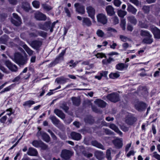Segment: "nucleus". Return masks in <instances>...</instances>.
<instances>
[{
  "label": "nucleus",
  "mask_w": 160,
  "mask_h": 160,
  "mask_svg": "<svg viewBox=\"0 0 160 160\" xmlns=\"http://www.w3.org/2000/svg\"><path fill=\"white\" fill-rule=\"evenodd\" d=\"M12 60L20 66L26 64L27 61V59L24 58L23 56L19 53H16L15 54L14 58Z\"/></svg>",
  "instance_id": "nucleus-1"
},
{
  "label": "nucleus",
  "mask_w": 160,
  "mask_h": 160,
  "mask_svg": "<svg viewBox=\"0 0 160 160\" xmlns=\"http://www.w3.org/2000/svg\"><path fill=\"white\" fill-rule=\"evenodd\" d=\"M66 50V48L63 50L59 55L56 58L55 60L49 64V66L51 67L58 63L60 60H64L63 56L65 53Z\"/></svg>",
  "instance_id": "nucleus-2"
},
{
  "label": "nucleus",
  "mask_w": 160,
  "mask_h": 160,
  "mask_svg": "<svg viewBox=\"0 0 160 160\" xmlns=\"http://www.w3.org/2000/svg\"><path fill=\"white\" fill-rule=\"evenodd\" d=\"M107 98L111 101L116 102L119 101V95L117 93L114 92L108 94Z\"/></svg>",
  "instance_id": "nucleus-3"
},
{
  "label": "nucleus",
  "mask_w": 160,
  "mask_h": 160,
  "mask_svg": "<svg viewBox=\"0 0 160 160\" xmlns=\"http://www.w3.org/2000/svg\"><path fill=\"white\" fill-rule=\"evenodd\" d=\"M97 21L98 23L105 25L106 24L108 21L107 16L104 14L100 13L97 16Z\"/></svg>",
  "instance_id": "nucleus-4"
},
{
  "label": "nucleus",
  "mask_w": 160,
  "mask_h": 160,
  "mask_svg": "<svg viewBox=\"0 0 160 160\" xmlns=\"http://www.w3.org/2000/svg\"><path fill=\"white\" fill-rule=\"evenodd\" d=\"M71 156V152L70 151L66 149L62 150L61 154V158L65 160L69 159Z\"/></svg>",
  "instance_id": "nucleus-5"
},
{
  "label": "nucleus",
  "mask_w": 160,
  "mask_h": 160,
  "mask_svg": "<svg viewBox=\"0 0 160 160\" xmlns=\"http://www.w3.org/2000/svg\"><path fill=\"white\" fill-rule=\"evenodd\" d=\"M37 136L39 137L41 136L42 139L45 142H48L50 141V137L46 133L43 132H38L37 133Z\"/></svg>",
  "instance_id": "nucleus-6"
},
{
  "label": "nucleus",
  "mask_w": 160,
  "mask_h": 160,
  "mask_svg": "<svg viewBox=\"0 0 160 160\" xmlns=\"http://www.w3.org/2000/svg\"><path fill=\"white\" fill-rule=\"evenodd\" d=\"M5 64L12 71L16 72L17 71V67L15 65L12 64L9 61L6 60L5 62Z\"/></svg>",
  "instance_id": "nucleus-7"
},
{
  "label": "nucleus",
  "mask_w": 160,
  "mask_h": 160,
  "mask_svg": "<svg viewBox=\"0 0 160 160\" xmlns=\"http://www.w3.org/2000/svg\"><path fill=\"white\" fill-rule=\"evenodd\" d=\"M74 6L77 12L81 14H83L85 13V8L83 5L79 3H76L74 4Z\"/></svg>",
  "instance_id": "nucleus-8"
},
{
  "label": "nucleus",
  "mask_w": 160,
  "mask_h": 160,
  "mask_svg": "<svg viewBox=\"0 0 160 160\" xmlns=\"http://www.w3.org/2000/svg\"><path fill=\"white\" fill-rule=\"evenodd\" d=\"M86 10L88 16L93 20L94 19V15L95 13L94 8L92 6H89L87 7Z\"/></svg>",
  "instance_id": "nucleus-9"
},
{
  "label": "nucleus",
  "mask_w": 160,
  "mask_h": 160,
  "mask_svg": "<svg viewBox=\"0 0 160 160\" xmlns=\"http://www.w3.org/2000/svg\"><path fill=\"white\" fill-rule=\"evenodd\" d=\"M136 109L139 111H141L144 110L146 107V104L142 102H138L134 104Z\"/></svg>",
  "instance_id": "nucleus-10"
},
{
  "label": "nucleus",
  "mask_w": 160,
  "mask_h": 160,
  "mask_svg": "<svg viewBox=\"0 0 160 160\" xmlns=\"http://www.w3.org/2000/svg\"><path fill=\"white\" fill-rule=\"evenodd\" d=\"M112 142L115 146L118 148H121L123 146L122 139V138H116Z\"/></svg>",
  "instance_id": "nucleus-11"
},
{
  "label": "nucleus",
  "mask_w": 160,
  "mask_h": 160,
  "mask_svg": "<svg viewBox=\"0 0 160 160\" xmlns=\"http://www.w3.org/2000/svg\"><path fill=\"white\" fill-rule=\"evenodd\" d=\"M13 16L14 19L17 20V22H15V20L13 19H11V22L12 23L16 26H19L21 23V20L20 17L16 14L13 13Z\"/></svg>",
  "instance_id": "nucleus-12"
},
{
  "label": "nucleus",
  "mask_w": 160,
  "mask_h": 160,
  "mask_svg": "<svg viewBox=\"0 0 160 160\" xmlns=\"http://www.w3.org/2000/svg\"><path fill=\"white\" fill-rule=\"evenodd\" d=\"M29 44L34 49L38 50L41 46L42 43L41 42L39 41L34 40Z\"/></svg>",
  "instance_id": "nucleus-13"
},
{
  "label": "nucleus",
  "mask_w": 160,
  "mask_h": 160,
  "mask_svg": "<svg viewBox=\"0 0 160 160\" xmlns=\"http://www.w3.org/2000/svg\"><path fill=\"white\" fill-rule=\"evenodd\" d=\"M151 30L153 33L155 38H160V30L156 27H154L151 28Z\"/></svg>",
  "instance_id": "nucleus-14"
},
{
  "label": "nucleus",
  "mask_w": 160,
  "mask_h": 160,
  "mask_svg": "<svg viewBox=\"0 0 160 160\" xmlns=\"http://www.w3.org/2000/svg\"><path fill=\"white\" fill-rule=\"evenodd\" d=\"M94 103L99 107L103 108L106 105L107 103L102 100L99 99H96L94 101Z\"/></svg>",
  "instance_id": "nucleus-15"
},
{
  "label": "nucleus",
  "mask_w": 160,
  "mask_h": 160,
  "mask_svg": "<svg viewBox=\"0 0 160 160\" xmlns=\"http://www.w3.org/2000/svg\"><path fill=\"white\" fill-rule=\"evenodd\" d=\"M82 24L83 27H89L92 25V23L89 18L84 17L82 18Z\"/></svg>",
  "instance_id": "nucleus-16"
},
{
  "label": "nucleus",
  "mask_w": 160,
  "mask_h": 160,
  "mask_svg": "<svg viewBox=\"0 0 160 160\" xmlns=\"http://www.w3.org/2000/svg\"><path fill=\"white\" fill-rule=\"evenodd\" d=\"M54 112L56 115L62 119L64 120L65 118L66 115L62 110L58 109H55L54 110Z\"/></svg>",
  "instance_id": "nucleus-17"
},
{
  "label": "nucleus",
  "mask_w": 160,
  "mask_h": 160,
  "mask_svg": "<svg viewBox=\"0 0 160 160\" xmlns=\"http://www.w3.org/2000/svg\"><path fill=\"white\" fill-rule=\"evenodd\" d=\"M107 14L110 16L114 15L115 14L114 8L111 5L106 6L105 8Z\"/></svg>",
  "instance_id": "nucleus-18"
},
{
  "label": "nucleus",
  "mask_w": 160,
  "mask_h": 160,
  "mask_svg": "<svg viewBox=\"0 0 160 160\" xmlns=\"http://www.w3.org/2000/svg\"><path fill=\"white\" fill-rule=\"evenodd\" d=\"M127 11L132 14L135 15L137 12V9L129 3L127 4Z\"/></svg>",
  "instance_id": "nucleus-19"
},
{
  "label": "nucleus",
  "mask_w": 160,
  "mask_h": 160,
  "mask_svg": "<svg viewBox=\"0 0 160 160\" xmlns=\"http://www.w3.org/2000/svg\"><path fill=\"white\" fill-rule=\"evenodd\" d=\"M49 119L51 120L52 123L56 127H58L61 124L60 121L55 116L50 115Z\"/></svg>",
  "instance_id": "nucleus-20"
},
{
  "label": "nucleus",
  "mask_w": 160,
  "mask_h": 160,
  "mask_svg": "<svg viewBox=\"0 0 160 160\" xmlns=\"http://www.w3.org/2000/svg\"><path fill=\"white\" fill-rule=\"evenodd\" d=\"M35 17L39 20H45L46 19L45 15L39 12H37L35 13Z\"/></svg>",
  "instance_id": "nucleus-21"
},
{
  "label": "nucleus",
  "mask_w": 160,
  "mask_h": 160,
  "mask_svg": "<svg viewBox=\"0 0 160 160\" xmlns=\"http://www.w3.org/2000/svg\"><path fill=\"white\" fill-rule=\"evenodd\" d=\"M70 135L72 138L75 140H79L82 138L80 134L75 132H72Z\"/></svg>",
  "instance_id": "nucleus-22"
},
{
  "label": "nucleus",
  "mask_w": 160,
  "mask_h": 160,
  "mask_svg": "<svg viewBox=\"0 0 160 160\" xmlns=\"http://www.w3.org/2000/svg\"><path fill=\"white\" fill-rule=\"evenodd\" d=\"M27 154L30 156H37L38 154V152L36 149L30 147L29 148Z\"/></svg>",
  "instance_id": "nucleus-23"
},
{
  "label": "nucleus",
  "mask_w": 160,
  "mask_h": 160,
  "mask_svg": "<svg viewBox=\"0 0 160 160\" xmlns=\"http://www.w3.org/2000/svg\"><path fill=\"white\" fill-rule=\"evenodd\" d=\"M69 80L68 78H66L63 76H62L56 78L55 82L58 84H63Z\"/></svg>",
  "instance_id": "nucleus-24"
},
{
  "label": "nucleus",
  "mask_w": 160,
  "mask_h": 160,
  "mask_svg": "<svg viewBox=\"0 0 160 160\" xmlns=\"http://www.w3.org/2000/svg\"><path fill=\"white\" fill-rule=\"evenodd\" d=\"M142 42L144 44H150L153 42V39L152 35L144 38Z\"/></svg>",
  "instance_id": "nucleus-25"
},
{
  "label": "nucleus",
  "mask_w": 160,
  "mask_h": 160,
  "mask_svg": "<svg viewBox=\"0 0 160 160\" xmlns=\"http://www.w3.org/2000/svg\"><path fill=\"white\" fill-rule=\"evenodd\" d=\"M128 66V64L120 63L116 65V68L117 70L122 71L125 68L127 69Z\"/></svg>",
  "instance_id": "nucleus-26"
},
{
  "label": "nucleus",
  "mask_w": 160,
  "mask_h": 160,
  "mask_svg": "<svg viewBox=\"0 0 160 160\" xmlns=\"http://www.w3.org/2000/svg\"><path fill=\"white\" fill-rule=\"evenodd\" d=\"M109 127L118 134L120 136H122V132L115 124H111L109 126Z\"/></svg>",
  "instance_id": "nucleus-27"
},
{
  "label": "nucleus",
  "mask_w": 160,
  "mask_h": 160,
  "mask_svg": "<svg viewBox=\"0 0 160 160\" xmlns=\"http://www.w3.org/2000/svg\"><path fill=\"white\" fill-rule=\"evenodd\" d=\"M91 144L93 146L96 147L98 148L101 149L102 150L105 149L104 146L102 144L99 143L96 140L92 141L91 142Z\"/></svg>",
  "instance_id": "nucleus-28"
},
{
  "label": "nucleus",
  "mask_w": 160,
  "mask_h": 160,
  "mask_svg": "<svg viewBox=\"0 0 160 160\" xmlns=\"http://www.w3.org/2000/svg\"><path fill=\"white\" fill-rule=\"evenodd\" d=\"M127 19L128 22L134 25H136L137 23V20L133 16L131 15L128 17Z\"/></svg>",
  "instance_id": "nucleus-29"
},
{
  "label": "nucleus",
  "mask_w": 160,
  "mask_h": 160,
  "mask_svg": "<svg viewBox=\"0 0 160 160\" xmlns=\"http://www.w3.org/2000/svg\"><path fill=\"white\" fill-rule=\"evenodd\" d=\"M22 8L25 11L27 12L28 11L31 9L30 4L27 2L22 3Z\"/></svg>",
  "instance_id": "nucleus-30"
},
{
  "label": "nucleus",
  "mask_w": 160,
  "mask_h": 160,
  "mask_svg": "<svg viewBox=\"0 0 160 160\" xmlns=\"http://www.w3.org/2000/svg\"><path fill=\"white\" fill-rule=\"evenodd\" d=\"M94 156L98 159L101 160L103 158V154L102 152L97 151L95 152Z\"/></svg>",
  "instance_id": "nucleus-31"
},
{
  "label": "nucleus",
  "mask_w": 160,
  "mask_h": 160,
  "mask_svg": "<svg viewBox=\"0 0 160 160\" xmlns=\"http://www.w3.org/2000/svg\"><path fill=\"white\" fill-rule=\"evenodd\" d=\"M140 34L142 37H146L152 35L149 31L144 30H141Z\"/></svg>",
  "instance_id": "nucleus-32"
},
{
  "label": "nucleus",
  "mask_w": 160,
  "mask_h": 160,
  "mask_svg": "<svg viewBox=\"0 0 160 160\" xmlns=\"http://www.w3.org/2000/svg\"><path fill=\"white\" fill-rule=\"evenodd\" d=\"M51 25V23L50 22H46L44 24L43 27L41 28L46 31H47L49 29L50 30Z\"/></svg>",
  "instance_id": "nucleus-33"
},
{
  "label": "nucleus",
  "mask_w": 160,
  "mask_h": 160,
  "mask_svg": "<svg viewBox=\"0 0 160 160\" xmlns=\"http://www.w3.org/2000/svg\"><path fill=\"white\" fill-rule=\"evenodd\" d=\"M22 47L29 55L31 56L33 54L34 52L31 49L26 45H23Z\"/></svg>",
  "instance_id": "nucleus-34"
},
{
  "label": "nucleus",
  "mask_w": 160,
  "mask_h": 160,
  "mask_svg": "<svg viewBox=\"0 0 160 160\" xmlns=\"http://www.w3.org/2000/svg\"><path fill=\"white\" fill-rule=\"evenodd\" d=\"M137 119L135 117L130 118L126 120V122L129 125L133 124L136 121Z\"/></svg>",
  "instance_id": "nucleus-35"
},
{
  "label": "nucleus",
  "mask_w": 160,
  "mask_h": 160,
  "mask_svg": "<svg viewBox=\"0 0 160 160\" xmlns=\"http://www.w3.org/2000/svg\"><path fill=\"white\" fill-rule=\"evenodd\" d=\"M73 104L78 106L80 104V99L76 97H72L71 98Z\"/></svg>",
  "instance_id": "nucleus-36"
},
{
  "label": "nucleus",
  "mask_w": 160,
  "mask_h": 160,
  "mask_svg": "<svg viewBox=\"0 0 160 160\" xmlns=\"http://www.w3.org/2000/svg\"><path fill=\"white\" fill-rule=\"evenodd\" d=\"M60 108L63 109L65 112H67L69 109V107L67 106L66 103H63L60 105Z\"/></svg>",
  "instance_id": "nucleus-37"
},
{
  "label": "nucleus",
  "mask_w": 160,
  "mask_h": 160,
  "mask_svg": "<svg viewBox=\"0 0 160 160\" xmlns=\"http://www.w3.org/2000/svg\"><path fill=\"white\" fill-rule=\"evenodd\" d=\"M117 13L119 17L123 18L124 16L127 15V12L126 11L119 10L118 11Z\"/></svg>",
  "instance_id": "nucleus-38"
},
{
  "label": "nucleus",
  "mask_w": 160,
  "mask_h": 160,
  "mask_svg": "<svg viewBox=\"0 0 160 160\" xmlns=\"http://www.w3.org/2000/svg\"><path fill=\"white\" fill-rule=\"evenodd\" d=\"M35 102L32 100H28L27 101L23 104V106H28L29 107H30L31 106L34 104Z\"/></svg>",
  "instance_id": "nucleus-39"
},
{
  "label": "nucleus",
  "mask_w": 160,
  "mask_h": 160,
  "mask_svg": "<svg viewBox=\"0 0 160 160\" xmlns=\"http://www.w3.org/2000/svg\"><path fill=\"white\" fill-rule=\"evenodd\" d=\"M140 90V92L143 95H146L147 93V90L146 88L145 87H141L139 88Z\"/></svg>",
  "instance_id": "nucleus-40"
},
{
  "label": "nucleus",
  "mask_w": 160,
  "mask_h": 160,
  "mask_svg": "<svg viewBox=\"0 0 160 160\" xmlns=\"http://www.w3.org/2000/svg\"><path fill=\"white\" fill-rule=\"evenodd\" d=\"M142 9L144 13L146 14H148L150 11V7L146 5L143 6Z\"/></svg>",
  "instance_id": "nucleus-41"
},
{
  "label": "nucleus",
  "mask_w": 160,
  "mask_h": 160,
  "mask_svg": "<svg viewBox=\"0 0 160 160\" xmlns=\"http://www.w3.org/2000/svg\"><path fill=\"white\" fill-rule=\"evenodd\" d=\"M42 6L43 9L47 11H49L52 9L50 6L49 5L46 3L42 4Z\"/></svg>",
  "instance_id": "nucleus-42"
},
{
  "label": "nucleus",
  "mask_w": 160,
  "mask_h": 160,
  "mask_svg": "<svg viewBox=\"0 0 160 160\" xmlns=\"http://www.w3.org/2000/svg\"><path fill=\"white\" fill-rule=\"evenodd\" d=\"M42 141L40 140L38 141L37 140H34L33 141L32 143V145L35 147L37 148L40 147L41 144V142Z\"/></svg>",
  "instance_id": "nucleus-43"
},
{
  "label": "nucleus",
  "mask_w": 160,
  "mask_h": 160,
  "mask_svg": "<svg viewBox=\"0 0 160 160\" xmlns=\"http://www.w3.org/2000/svg\"><path fill=\"white\" fill-rule=\"evenodd\" d=\"M111 148L108 149L107 150L106 157L108 160H111L112 158L111 156Z\"/></svg>",
  "instance_id": "nucleus-44"
},
{
  "label": "nucleus",
  "mask_w": 160,
  "mask_h": 160,
  "mask_svg": "<svg viewBox=\"0 0 160 160\" xmlns=\"http://www.w3.org/2000/svg\"><path fill=\"white\" fill-rule=\"evenodd\" d=\"M126 22L125 19H123L121 20L120 25L122 29L125 30L126 28Z\"/></svg>",
  "instance_id": "nucleus-45"
},
{
  "label": "nucleus",
  "mask_w": 160,
  "mask_h": 160,
  "mask_svg": "<svg viewBox=\"0 0 160 160\" xmlns=\"http://www.w3.org/2000/svg\"><path fill=\"white\" fill-rule=\"evenodd\" d=\"M119 76L120 75L118 73H111L109 75V77L110 78L112 79L117 78L119 77Z\"/></svg>",
  "instance_id": "nucleus-46"
},
{
  "label": "nucleus",
  "mask_w": 160,
  "mask_h": 160,
  "mask_svg": "<svg viewBox=\"0 0 160 160\" xmlns=\"http://www.w3.org/2000/svg\"><path fill=\"white\" fill-rule=\"evenodd\" d=\"M96 34L98 36L101 37H102L104 35V33L100 29L98 30L96 32Z\"/></svg>",
  "instance_id": "nucleus-47"
},
{
  "label": "nucleus",
  "mask_w": 160,
  "mask_h": 160,
  "mask_svg": "<svg viewBox=\"0 0 160 160\" xmlns=\"http://www.w3.org/2000/svg\"><path fill=\"white\" fill-rule=\"evenodd\" d=\"M33 6L36 8H38L40 6V2L38 1L35 0L32 3Z\"/></svg>",
  "instance_id": "nucleus-48"
},
{
  "label": "nucleus",
  "mask_w": 160,
  "mask_h": 160,
  "mask_svg": "<svg viewBox=\"0 0 160 160\" xmlns=\"http://www.w3.org/2000/svg\"><path fill=\"white\" fill-rule=\"evenodd\" d=\"M32 32L29 33V35L31 37H36L38 36V31L36 30H33Z\"/></svg>",
  "instance_id": "nucleus-49"
},
{
  "label": "nucleus",
  "mask_w": 160,
  "mask_h": 160,
  "mask_svg": "<svg viewBox=\"0 0 160 160\" xmlns=\"http://www.w3.org/2000/svg\"><path fill=\"white\" fill-rule=\"evenodd\" d=\"M40 147H41L43 150H46L48 149V146L45 144L42 141L41 142Z\"/></svg>",
  "instance_id": "nucleus-50"
},
{
  "label": "nucleus",
  "mask_w": 160,
  "mask_h": 160,
  "mask_svg": "<svg viewBox=\"0 0 160 160\" xmlns=\"http://www.w3.org/2000/svg\"><path fill=\"white\" fill-rule=\"evenodd\" d=\"M129 1L137 6L141 5V2L138 0H129Z\"/></svg>",
  "instance_id": "nucleus-51"
},
{
  "label": "nucleus",
  "mask_w": 160,
  "mask_h": 160,
  "mask_svg": "<svg viewBox=\"0 0 160 160\" xmlns=\"http://www.w3.org/2000/svg\"><path fill=\"white\" fill-rule=\"evenodd\" d=\"M95 56L98 58H102L103 57L106 58V56L105 55V54L102 53H98L95 55Z\"/></svg>",
  "instance_id": "nucleus-52"
},
{
  "label": "nucleus",
  "mask_w": 160,
  "mask_h": 160,
  "mask_svg": "<svg viewBox=\"0 0 160 160\" xmlns=\"http://www.w3.org/2000/svg\"><path fill=\"white\" fill-rule=\"evenodd\" d=\"M122 2L120 0H114L113 3L114 5L117 7H119L120 6Z\"/></svg>",
  "instance_id": "nucleus-53"
},
{
  "label": "nucleus",
  "mask_w": 160,
  "mask_h": 160,
  "mask_svg": "<svg viewBox=\"0 0 160 160\" xmlns=\"http://www.w3.org/2000/svg\"><path fill=\"white\" fill-rule=\"evenodd\" d=\"M38 36L39 35L43 37H45L47 35V33L43 31H38Z\"/></svg>",
  "instance_id": "nucleus-54"
},
{
  "label": "nucleus",
  "mask_w": 160,
  "mask_h": 160,
  "mask_svg": "<svg viewBox=\"0 0 160 160\" xmlns=\"http://www.w3.org/2000/svg\"><path fill=\"white\" fill-rule=\"evenodd\" d=\"M69 63L71 64L69 65L70 67H74L78 63V62L76 61L74 62L73 60H71L70 61Z\"/></svg>",
  "instance_id": "nucleus-55"
},
{
  "label": "nucleus",
  "mask_w": 160,
  "mask_h": 160,
  "mask_svg": "<svg viewBox=\"0 0 160 160\" xmlns=\"http://www.w3.org/2000/svg\"><path fill=\"white\" fill-rule=\"evenodd\" d=\"M120 38L121 40L123 42H126L127 40H129V39L127 37L122 35L120 36Z\"/></svg>",
  "instance_id": "nucleus-56"
},
{
  "label": "nucleus",
  "mask_w": 160,
  "mask_h": 160,
  "mask_svg": "<svg viewBox=\"0 0 160 160\" xmlns=\"http://www.w3.org/2000/svg\"><path fill=\"white\" fill-rule=\"evenodd\" d=\"M104 132L106 134L108 135L114 134V133L113 132H112L110 130L108 129H104Z\"/></svg>",
  "instance_id": "nucleus-57"
},
{
  "label": "nucleus",
  "mask_w": 160,
  "mask_h": 160,
  "mask_svg": "<svg viewBox=\"0 0 160 160\" xmlns=\"http://www.w3.org/2000/svg\"><path fill=\"white\" fill-rule=\"evenodd\" d=\"M156 152H154L153 153L152 156L157 159L158 160H160V155L157 154Z\"/></svg>",
  "instance_id": "nucleus-58"
},
{
  "label": "nucleus",
  "mask_w": 160,
  "mask_h": 160,
  "mask_svg": "<svg viewBox=\"0 0 160 160\" xmlns=\"http://www.w3.org/2000/svg\"><path fill=\"white\" fill-rule=\"evenodd\" d=\"M112 20L114 24H116L119 22V20L118 17L115 16L112 18Z\"/></svg>",
  "instance_id": "nucleus-59"
},
{
  "label": "nucleus",
  "mask_w": 160,
  "mask_h": 160,
  "mask_svg": "<svg viewBox=\"0 0 160 160\" xmlns=\"http://www.w3.org/2000/svg\"><path fill=\"white\" fill-rule=\"evenodd\" d=\"M64 9L65 12L67 13V16L70 17L71 15L69 10L67 8H64Z\"/></svg>",
  "instance_id": "nucleus-60"
},
{
  "label": "nucleus",
  "mask_w": 160,
  "mask_h": 160,
  "mask_svg": "<svg viewBox=\"0 0 160 160\" xmlns=\"http://www.w3.org/2000/svg\"><path fill=\"white\" fill-rule=\"evenodd\" d=\"M58 22V21L57 20L56 22H54L52 23L51 25V28L50 30V32H52L53 31V28L54 27L55 24Z\"/></svg>",
  "instance_id": "nucleus-61"
},
{
  "label": "nucleus",
  "mask_w": 160,
  "mask_h": 160,
  "mask_svg": "<svg viewBox=\"0 0 160 160\" xmlns=\"http://www.w3.org/2000/svg\"><path fill=\"white\" fill-rule=\"evenodd\" d=\"M108 74V72L107 71H103L102 72L100 73L101 77H106Z\"/></svg>",
  "instance_id": "nucleus-62"
},
{
  "label": "nucleus",
  "mask_w": 160,
  "mask_h": 160,
  "mask_svg": "<svg viewBox=\"0 0 160 160\" xmlns=\"http://www.w3.org/2000/svg\"><path fill=\"white\" fill-rule=\"evenodd\" d=\"M7 118V117L6 116H3L0 119V122L1 123H4L5 121H6Z\"/></svg>",
  "instance_id": "nucleus-63"
},
{
  "label": "nucleus",
  "mask_w": 160,
  "mask_h": 160,
  "mask_svg": "<svg viewBox=\"0 0 160 160\" xmlns=\"http://www.w3.org/2000/svg\"><path fill=\"white\" fill-rule=\"evenodd\" d=\"M134 153H135V152L133 150H131L127 154V156L128 157H129L131 155H133L134 154Z\"/></svg>",
  "instance_id": "nucleus-64"
}]
</instances>
